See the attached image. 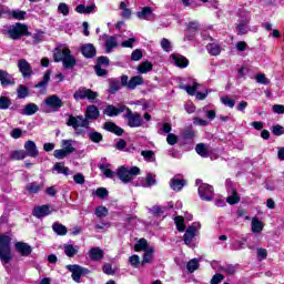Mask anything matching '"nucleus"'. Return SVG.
Listing matches in <instances>:
<instances>
[{
    "label": "nucleus",
    "instance_id": "1",
    "mask_svg": "<svg viewBox=\"0 0 284 284\" xmlns=\"http://www.w3.org/2000/svg\"><path fill=\"white\" fill-rule=\"evenodd\" d=\"M12 239L8 235H0V261L10 263L12 261Z\"/></svg>",
    "mask_w": 284,
    "mask_h": 284
},
{
    "label": "nucleus",
    "instance_id": "2",
    "mask_svg": "<svg viewBox=\"0 0 284 284\" xmlns=\"http://www.w3.org/2000/svg\"><path fill=\"white\" fill-rule=\"evenodd\" d=\"M3 34H8L9 39L17 41L22 37H28L30 33L28 32V27L22 23H16L3 30Z\"/></svg>",
    "mask_w": 284,
    "mask_h": 284
},
{
    "label": "nucleus",
    "instance_id": "3",
    "mask_svg": "<svg viewBox=\"0 0 284 284\" xmlns=\"http://www.w3.org/2000/svg\"><path fill=\"white\" fill-rule=\"evenodd\" d=\"M139 174H141V169H139V166H133L131 169L121 166L118 169V176L122 183H130V181H133L134 176H139Z\"/></svg>",
    "mask_w": 284,
    "mask_h": 284
},
{
    "label": "nucleus",
    "instance_id": "4",
    "mask_svg": "<svg viewBox=\"0 0 284 284\" xmlns=\"http://www.w3.org/2000/svg\"><path fill=\"white\" fill-rule=\"evenodd\" d=\"M199 186L197 192L202 201H212L214 199V187L210 184L203 183L201 180H196Z\"/></svg>",
    "mask_w": 284,
    "mask_h": 284
},
{
    "label": "nucleus",
    "instance_id": "5",
    "mask_svg": "<svg viewBox=\"0 0 284 284\" xmlns=\"http://www.w3.org/2000/svg\"><path fill=\"white\" fill-rule=\"evenodd\" d=\"M99 97V93L95 91H92L91 89L88 88H79L74 94H73V99L74 101H83V100H88L92 103V101H94L97 98Z\"/></svg>",
    "mask_w": 284,
    "mask_h": 284
},
{
    "label": "nucleus",
    "instance_id": "6",
    "mask_svg": "<svg viewBox=\"0 0 284 284\" xmlns=\"http://www.w3.org/2000/svg\"><path fill=\"white\" fill-rule=\"evenodd\" d=\"M201 230V223L194 222L192 225H190L184 234V243L189 247H194V244L192 241H194L195 236H199V232Z\"/></svg>",
    "mask_w": 284,
    "mask_h": 284
},
{
    "label": "nucleus",
    "instance_id": "7",
    "mask_svg": "<svg viewBox=\"0 0 284 284\" xmlns=\"http://www.w3.org/2000/svg\"><path fill=\"white\" fill-rule=\"evenodd\" d=\"M44 105H47L45 112L50 113V112H59V110H61V108H63V100L61 98H59V95L53 94L48 97L44 100Z\"/></svg>",
    "mask_w": 284,
    "mask_h": 284
},
{
    "label": "nucleus",
    "instance_id": "8",
    "mask_svg": "<svg viewBox=\"0 0 284 284\" xmlns=\"http://www.w3.org/2000/svg\"><path fill=\"white\" fill-rule=\"evenodd\" d=\"M126 114L124 119L128 121L129 128H141L143 125V118L138 112H132L129 108L125 109Z\"/></svg>",
    "mask_w": 284,
    "mask_h": 284
},
{
    "label": "nucleus",
    "instance_id": "9",
    "mask_svg": "<svg viewBox=\"0 0 284 284\" xmlns=\"http://www.w3.org/2000/svg\"><path fill=\"white\" fill-rule=\"evenodd\" d=\"M104 39V48L106 54H110L114 49L119 48L121 45V42L119 39H121V36L115 34V36H103Z\"/></svg>",
    "mask_w": 284,
    "mask_h": 284
},
{
    "label": "nucleus",
    "instance_id": "10",
    "mask_svg": "<svg viewBox=\"0 0 284 284\" xmlns=\"http://www.w3.org/2000/svg\"><path fill=\"white\" fill-rule=\"evenodd\" d=\"M67 270L72 273L71 277L75 283H81V276L90 274V270L82 267L80 265H67Z\"/></svg>",
    "mask_w": 284,
    "mask_h": 284
},
{
    "label": "nucleus",
    "instance_id": "11",
    "mask_svg": "<svg viewBox=\"0 0 284 284\" xmlns=\"http://www.w3.org/2000/svg\"><path fill=\"white\" fill-rule=\"evenodd\" d=\"M68 125L77 130V128H88L90 125V122L88 119L83 118V115L78 116H69Z\"/></svg>",
    "mask_w": 284,
    "mask_h": 284
},
{
    "label": "nucleus",
    "instance_id": "12",
    "mask_svg": "<svg viewBox=\"0 0 284 284\" xmlns=\"http://www.w3.org/2000/svg\"><path fill=\"white\" fill-rule=\"evenodd\" d=\"M247 23H250V13L243 12L240 16V22L236 24L237 34H247Z\"/></svg>",
    "mask_w": 284,
    "mask_h": 284
},
{
    "label": "nucleus",
    "instance_id": "13",
    "mask_svg": "<svg viewBox=\"0 0 284 284\" xmlns=\"http://www.w3.org/2000/svg\"><path fill=\"white\" fill-rule=\"evenodd\" d=\"M18 68H19V71L21 72L22 77H24V78L32 77V74H33L32 65L29 64L28 60H26V59L19 60Z\"/></svg>",
    "mask_w": 284,
    "mask_h": 284
},
{
    "label": "nucleus",
    "instance_id": "14",
    "mask_svg": "<svg viewBox=\"0 0 284 284\" xmlns=\"http://www.w3.org/2000/svg\"><path fill=\"white\" fill-rule=\"evenodd\" d=\"M24 150L27 156H31V159H37V156H39V149H37V143L32 140H28L24 143Z\"/></svg>",
    "mask_w": 284,
    "mask_h": 284
},
{
    "label": "nucleus",
    "instance_id": "15",
    "mask_svg": "<svg viewBox=\"0 0 284 284\" xmlns=\"http://www.w3.org/2000/svg\"><path fill=\"white\" fill-rule=\"evenodd\" d=\"M70 54V48L59 47L53 51V59L55 63H61L65 59V55Z\"/></svg>",
    "mask_w": 284,
    "mask_h": 284
},
{
    "label": "nucleus",
    "instance_id": "16",
    "mask_svg": "<svg viewBox=\"0 0 284 284\" xmlns=\"http://www.w3.org/2000/svg\"><path fill=\"white\" fill-rule=\"evenodd\" d=\"M171 62L174 63L176 68H187V65H190L187 58L179 53H173L171 55Z\"/></svg>",
    "mask_w": 284,
    "mask_h": 284
},
{
    "label": "nucleus",
    "instance_id": "17",
    "mask_svg": "<svg viewBox=\"0 0 284 284\" xmlns=\"http://www.w3.org/2000/svg\"><path fill=\"white\" fill-rule=\"evenodd\" d=\"M0 82L2 88H8V85H14V77L8 73V71L0 70Z\"/></svg>",
    "mask_w": 284,
    "mask_h": 284
},
{
    "label": "nucleus",
    "instance_id": "18",
    "mask_svg": "<svg viewBox=\"0 0 284 284\" xmlns=\"http://www.w3.org/2000/svg\"><path fill=\"white\" fill-rule=\"evenodd\" d=\"M14 246L21 256H30L32 254V246L26 242H18Z\"/></svg>",
    "mask_w": 284,
    "mask_h": 284
},
{
    "label": "nucleus",
    "instance_id": "19",
    "mask_svg": "<svg viewBox=\"0 0 284 284\" xmlns=\"http://www.w3.org/2000/svg\"><path fill=\"white\" fill-rule=\"evenodd\" d=\"M125 105H121L119 108H115L114 105H108L104 109L103 114H105L106 116H119V114H121V112H125Z\"/></svg>",
    "mask_w": 284,
    "mask_h": 284
},
{
    "label": "nucleus",
    "instance_id": "20",
    "mask_svg": "<svg viewBox=\"0 0 284 284\" xmlns=\"http://www.w3.org/2000/svg\"><path fill=\"white\" fill-rule=\"evenodd\" d=\"M265 227V223L261 221L258 217L254 216L251 221V231L253 234H261Z\"/></svg>",
    "mask_w": 284,
    "mask_h": 284
},
{
    "label": "nucleus",
    "instance_id": "21",
    "mask_svg": "<svg viewBox=\"0 0 284 284\" xmlns=\"http://www.w3.org/2000/svg\"><path fill=\"white\" fill-rule=\"evenodd\" d=\"M138 19H142L144 21H152L154 19V13L152 11V8L144 7L141 11L136 13Z\"/></svg>",
    "mask_w": 284,
    "mask_h": 284
},
{
    "label": "nucleus",
    "instance_id": "22",
    "mask_svg": "<svg viewBox=\"0 0 284 284\" xmlns=\"http://www.w3.org/2000/svg\"><path fill=\"white\" fill-rule=\"evenodd\" d=\"M99 169L106 179H114V171H112V164L102 162L99 164Z\"/></svg>",
    "mask_w": 284,
    "mask_h": 284
},
{
    "label": "nucleus",
    "instance_id": "23",
    "mask_svg": "<svg viewBox=\"0 0 284 284\" xmlns=\"http://www.w3.org/2000/svg\"><path fill=\"white\" fill-rule=\"evenodd\" d=\"M49 214H52V211L50 210V206H48V205L36 206L33 209V215L37 219H43V216H48Z\"/></svg>",
    "mask_w": 284,
    "mask_h": 284
},
{
    "label": "nucleus",
    "instance_id": "24",
    "mask_svg": "<svg viewBox=\"0 0 284 284\" xmlns=\"http://www.w3.org/2000/svg\"><path fill=\"white\" fill-rule=\"evenodd\" d=\"M81 52L87 59H92V57H97V48H94V44L92 43L83 44L81 48Z\"/></svg>",
    "mask_w": 284,
    "mask_h": 284
},
{
    "label": "nucleus",
    "instance_id": "25",
    "mask_svg": "<svg viewBox=\"0 0 284 284\" xmlns=\"http://www.w3.org/2000/svg\"><path fill=\"white\" fill-rule=\"evenodd\" d=\"M62 64L65 70H72V68L77 65V59L72 55V51H69V53L64 57Z\"/></svg>",
    "mask_w": 284,
    "mask_h": 284
},
{
    "label": "nucleus",
    "instance_id": "26",
    "mask_svg": "<svg viewBox=\"0 0 284 284\" xmlns=\"http://www.w3.org/2000/svg\"><path fill=\"white\" fill-rule=\"evenodd\" d=\"M39 112V105L34 103H28L24 105V109L20 112V114H24L26 116H32Z\"/></svg>",
    "mask_w": 284,
    "mask_h": 284
},
{
    "label": "nucleus",
    "instance_id": "27",
    "mask_svg": "<svg viewBox=\"0 0 284 284\" xmlns=\"http://www.w3.org/2000/svg\"><path fill=\"white\" fill-rule=\"evenodd\" d=\"M103 256H105V253H103V250L99 247H92L89 251V257L91 258V261H101Z\"/></svg>",
    "mask_w": 284,
    "mask_h": 284
},
{
    "label": "nucleus",
    "instance_id": "28",
    "mask_svg": "<svg viewBox=\"0 0 284 284\" xmlns=\"http://www.w3.org/2000/svg\"><path fill=\"white\" fill-rule=\"evenodd\" d=\"M100 116L99 108L97 105H89L85 111V119L97 120Z\"/></svg>",
    "mask_w": 284,
    "mask_h": 284
},
{
    "label": "nucleus",
    "instance_id": "29",
    "mask_svg": "<svg viewBox=\"0 0 284 284\" xmlns=\"http://www.w3.org/2000/svg\"><path fill=\"white\" fill-rule=\"evenodd\" d=\"M53 171L57 172V174H63L64 176H70V169L63 164V162H57L53 165Z\"/></svg>",
    "mask_w": 284,
    "mask_h": 284
},
{
    "label": "nucleus",
    "instance_id": "30",
    "mask_svg": "<svg viewBox=\"0 0 284 284\" xmlns=\"http://www.w3.org/2000/svg\"><path fill=\"white\" fill-rule=\"evenodd\" d=\"M104 130H106V132H112L113 134H116L118 136H121V134H123V129L115 125L113 122L104 123Z\"/></svg>",
    "mask_w": 284,
    "mask_h": 284
},
{
    "label": "nucleus",
    "instance_id": "31",
    "mask_svg": "<svg viewBox=\"0 0 284 284\" xmlns=\"http://www.w3.org/2000/svg\"><path fill=\"white\" fill-rule=\"evenodd\" d=\"M152 246L148 244V240L140 239L138 243L134 245L135 252H148V250H151Z\"/></svg>",
    "mask_w": 284,
    "mask_h": 284
},
{
    "label": "nucleus",
    "instance_id": "32",
    "mask_svg": "<svg viewBox=\"0 0 284 284\" xmlns=\"http://www.w3.org/2000/svg\"><path fill=\"white\" fill-rule=\"evenodd\" d=\"M138 85H143V77L135 75L129 80L128 90H136Z\"/></svg>",
    "mask_w": 284,
    "mask_h": 284
},
{
    "label": "nucleus",
    "instance_id": "33",
    "mask_svg": "<svg viewBox=\"0 0 284 284\" xmlns=\"http://www.w3.org/2000/svg\"><path fill=\"white\" fill-rule=\"evenodd\" d=\"M62 149L69 155L77 152V148H74V141L72 140H62Z\"/></svg>",
    "mask_w": 284,
    "mask_h": 284
},
{
    "label": "nucleus",
    "instance_id": "34",
    "mask_svg": "<svg viewBox=\"0 0 284 284\" xmlns=\"http://www.w3.org/2000/svg\"><path fill=\"white\" fill-rule=\"evenodd\" d=\"M206 50L212 57H219V54H221V45L216 42L209 43Z\"/></svg>",
    "mask_w": 284,
    "mask_h": 284
},
{
    "label": "nucleus",
    "instance_id": "35",
    "mask_svg": "<svg viewBox=\"0 0 284 284\" xmlns=\"http://www.w3.org/2000/svg\"><path fill=\"white\" fill-rule=\"evenodd\" d=\"M171 187L174 190V192H181V190L185 187V180L173 178L171 180Z\"/></svg>",
    "mask_w": 284,
    "mask_h": 284
},
{
    "label": "nucleus",
    "instance_id": "36",
    "mask_svg": "<svg viewBox=\"0 0 284 284\" xmlns=\"http://www.w3.org/2000/svg\"><path fill=\"white\" fill-rule=\"evenodd\" d=\"M229 194H231L226 199V203H229V205H236V203H239V201H241V197L239 196V193L236 192V190L231 189L229 191Z\"/></svg>",
    "mask_w": 284,
    "mask_h": 284
},
{
    "label": "nucleus",
    "instance_id": "37",
    "mask_svg": "<svg viewBox=\"0 0 284 284\" xmlns=\"http://www.w3.org/2000/svg\"><path fill=\"white\" fill-rule=\"evenodd\" d=\"M79 253V246H74L72 244L64 245V254L69 256V258H72V256H77Z\"/></svg>",
    "mask_w": 284,
    "mask_h": 284
},
{
    "label": "nucleus",
    "instance_id": "38",
    "mask_svg": "<svg viewBox=\"0 0 284 284\" xmlns=\"http://www.w3.org/2000/svg\"><path fill=\"white\" fill-rule=\"evenodd\" d=\"M41 187H43V183H38V182H31L27 184V191L29 194H37Z\"/></svg>",
    "mask_w": 284,
    "mask_h": 284
},
{
    "label": "nucleus",
    "instance_id": "39",
    "mask_svg": "<svg viewBox=\"0 0 284 284\" xmlns=\"http://www.w3.org/2000/svg\"><path fill=\"white\" fill-rule=\"evenodd\" d=\"M52 230L59 236H65L68 234V229L63 224H60V223H57V222L53 223Z\"/></svg>",
    "mask_w": 284,
    "mask_h": 284
},
{
    "label": "nucleus",
    "instance_id": "40",
    "mask_svg": "<svg viewBox=\"0 0 284 284\" xmlns=\"http://www.w3.org/2000/svg\"><path fill=\"white\" fill-rule=\"evenodd\" d=\"M152 68V62L145 61L138 67V72L139 74H148V72H151Z\"/></svg>",
    "mask_w": 284,
    "mask_h": 284
},
{
    "label": "nucleus",
    "instance_id": "41",
    "mask_svg": "<svg viewBox=\"0 0 284 284\" xmlns=\"http://www.w3.org/2000/svg\"><path fill=\"white\" fill-rule=\"evenodd\" d=\"M201 84L194 82L193 85H181L180 88L185 90V92H187L191 97H194V94H196V90H199Z\"/></svg>",
    "mask_w": 284,
    "mask_h": 284
},
{
    "label": "nucleus",
    "instance_id": "42",
    "mask_svg": "<svg viewBox=\"0 0 284 284\" xmlns=\"http://www.w3.org/2000/svg\"><path fill=\"white\" fill-rule=\"evenodd\" d=\"M88 136L92 143H101L103 141V134L97 131L89 132Z\"/></svg>",
    "mask_w": 284,
    "mask_h": 284
},
{
    "label": "nucleus",
    "instance_id": "43",
    "mask_svg": "<svg viewBox=\"0 0 284 284\" xmlns=\"http://www.w3.org/2000/svg\"><path fill=\"white\" fill-rule=\"evenodd\" d=\"M12 105V100L6 95L0 97V110H8Z\"/></svg>",
    "mask_w": 284,
    "mask_h": 284
},
{
    "label": "nucleus",
    "instance_id": "44",
    "mask_svg": "<svg viewBox=\"0 0 284 284\" xmlns=\"http://www.w3.org/2000/svg\"><path fill=\"white\" fill-rule=\"evenodd\" d=\"M195 152L203 158H207L209 153H207V145L200 143L195 146Z\"/></svg>",
    "mask_w": 284,
    "mask_h": 284
},
{
    "label": "nucleus",
    "instance_id": "45",
    "mask_svg": "<svg viewBox=\"0 0 284 284\" xmlns=\"http://www.w3.org/2000/svg\"><path fill=\"white\" fill-rule=\"evenodd\" d=\"M121 90V82L112 80L109 85V92L110 94H116Z\"/></svg>",
    "mask_w": 284,
    "mask_h": 284
},
{
    "label": "nucleus",
    "instance_id": "46",
    "mask_svg": "<svg viewBox=\"0 0 284 284\" xmlns=\"http://www.w3.org/2000/svg\"><path fill=\"white\" fill-rule=\"evenodd\" d=\"M120 10H122L121 17H123V19H130V17H132V10L128 8L125 2L120 3Z\"/></svg>",
    "mask_w": 284,
    "mask_h": 284
},
{
    "label": "nucleus",
    "instance_id": "47",
    "mask_svg": "<svg viewBox=\"0 0 284 284\" xmlns=\"http://www.w3.org/2000/svg\"><path fill=\"white\" fill-rule=\"evenodd\" d=\"M18 99H26L30 94V90L23 84H20L17 89Z\"/></svg>",
    "mask_w": 284,
    "mask_h": 284
},
{
    "label": "nucleus",
    "instance_id": "48",
    "mask_svg": "<svg viewBox=\"0 0 284 284\" xmlns=\"http://www.w3.org/2000/svg\"><path fill=\"white\" fill-rule=\"evenodd\" d=\"M26 156H28V154L23 150L11 152V159H13L14 161H23Z\"/></svg>",
    "mask_w": 284,
    "mask_h": 284
},
{
    "label": "nucleus",
    "instance_id": "49",
    "mask_svg": "<svg viewBox=\"0 0 284 284\" xmlns=\"http://www.w3.org/2000/svg\"><path fill=\"white\" fill-rule=\"evenodd\" d=\"M221 103L223 105H226V108H234V105H236V101L232 98H230L229 95H223L221 98Z\"/></svg>",
    "mask_w": 284,
    "mask_h": 284
},
{
    "label": "nucleus",
    "instance_id": "50",
    "mask_svg": "<svg viewBox=\"0 0 284 284\" xmlns=\"http://www.w3.org/2000/svg\"><path fill=\"white\" fill-rule=\"evenodd\" d=\"M153 254H154V247H151L148 251H144L142 265H145V263H152Z\"/></svg>",
    "mask_w": 284,
    "mask_h": 284
},
{
    "label": "nucleus",
    "instance_id": "51",
    "mask_svg": "<svg viewBox=\"0 0 284 284\" xmlns=\"http://www.w3.org/2000/svg\"><path fill=\"white\" fill-rule=\"evenodd\" d=\"M174 223L180 232H185V220L183 216H176Z\"/></svg>",
    "mask_w": 284,
    "mask_h": 284
},
{
    "label": "nucleus",
    "instance_id": "52",
    "mask_svg": "<svg viewBox=\"0 0 284 284\" xmlns=\"http://www.w3.org/2000/svg\"><path fill=\"white\" fill-rule=\"evenodd\" d=\"M142 187H152V185H156V179L152 174L146 175V181L141 184Z\"/></svg>",
    "mask_w": 284,
    "mask_h": 284
},
{
    "label": "nucleus",
    "instance_id": "53",
    "mask_svg": "<svg viewBox=\"0 0 284 284\" xmlns=\"http://www.w3.org/2000/svg\"><path fill=\"white\" fill-rule=\"evenodd\" d=\"M52 73L50 71H47L43 75L42 81H40L38 84H36V88H45V85H48V83L50 82V75Z\"/></svg>",
    "mask_w": 284,
    "mask_h": 284
},
{
    "label": "nucleus",
    "instance_id": "54",
    "mask_svg": "<svg viewBox=\"0 0 284 284\" xmlns=\"http://www.w3.org/2000/svg\"><path fill=\"white\" fill-rule=\"evenodd\" d=\"M256 83H261L262 85H270V79H267L264 73H257L255 75Z\"/></svg>",
    "mask_w": 284,
    "mask_h": 284
},
{
    "label": "nucleus",
    "instance_id": "55",
    "mask_svg": "<svg viewBox=\"0 0 284 284\" xmlns=\"http://www.w3.org/2000/svg\"><path fill=\"white\" fill-rule=\"evenodd\" d=\"M58 12L60 14H63V17H68L70 14V8L68 7V4H65V2H61L58 6Z\"/></svg>",
    "mask_w": 284,
    "mask_h": 284
},
{
    "label": "nucleus",
    "instance_id": "56",
    "mask_svg": "<svg viewBox=\"0 0 284 284\" xmlns=\"http://www.w3.org/2000/svg\"><path fill=\"white\" fill-rule=\"evenodd\" d=\"M11 17H13V19H17L18 21H23V19H26V11L13 10L11 11Z\"/></svg>",
    "mask_w": 284,
    "mask_h": 284
},
{
    "label": "nucleus",
    "instance_id": "57",
    "mask_svg": "<svg viewBox=\"0 0 284 284\" xmlns=\"http://www.w3.org/2000/svg\"><path fill=\"white\" fill-rule=\"evenodd\" d=\"M186 268L192 273V272H196V270H199V261L196 258L191 260L187 264H186Z\"/></svg>",
    "mask_w": 284,
    "mask_h": 284
},
{
    "label": "nucleus",
    "instance_id": "58",
    "mask_svg": "<svg viewBox=\"0 0 284 284\" xmlns=\"http://www.w3.org/2000/svg\"><path fill=\"white\" fill-rule=\"evenodd\" d=\"M95 215L98 219H103V216H108V209L105 206H98L95 209Z\"/></svg>",
    "mask_w": 284,
    "mask_h": 284
},
{
    "label": "nucleus",
    "instance_id": "59",
    "mask_svg": "<svg viewBox=\"0 0 284 284\" xmlns=\"http://www.w3.org/2000/svg\"><path fill=\"white\" fill-rule=\"evenodd\" d=\"M136 43V38H130L125 41H122L120 45L122 48H134V44Z\"/></svg>",
    "mask_w": 284,
    "mask_h": 284
},
{
    "label": "nucleus",
    "instance_id": "60",
    "mask_svg": "<svg viewBox=\"0 0 284 284\" xmlns=\"http://www.w3.org/2000/svg\"><path fill=\"white\" fill-rule=\"evenodd\" d=\"M53 156L55 159H65V156H69V153H67L63 149H58L53 152Z\"/></svg>",
    "mask_w": 284,
    "mask_h": 284
},
{
    "label": "nucleus",
    "instance_id": "61",
    "mask_svg": "<svg viewBox=\"0 0 284 284\" xmlns=\"http://www.w3.org/2000/svg\"><path fill=\"white\" fill-rule=\"evenodd\" d=\"M232 250H234V251L245 250V241L235 240L233 242Z\"/></svg>",
    "mask_w": 284,
    "mask_h": 284
},
{
    "label": "nucleus",
    "instance_id": "62",
    "mask_svg": "<svg viewBox=\"0 0 284 284\" xmlns=\"http://www.w3.org/2000/svg\"><path fill=\"white\" fill-rule=\"evenodd\" d=\"M129 263H131L132 267H139L141 258L139 257V255H132L131 257H129Z\"/></svg>",
    "mask_w": 284,
    "mask_h": 284
},
{
    "label": "nucleus",
    "instance_id": "63",
    "mask_svg": "<svg viewBox=\"0 0 284 284\" xmlns=\"http://www.w3.org/2000/svg\"><path fill=\"white\" fill-rule=\"evenodd\" d=\"M257 258L258 261H265V258H267V250L265 248H257Z\"/></svg>",
    "mask_w": 284,
    "mask_h": 284
},
{
    "label": "nucleus",
    "instance_id": "64",
    "mask_svg": "<svg viewBox=\"0 0 284 284\" xmlns=\"http://www.w3.org/2000/svg\"><path fill=\"white\" fill-rule=\"evenodd\" d=\"M95 195H97L99 199H105V196H108V189H105V187H99V189L95 191Z\"/></svg>",
    "mask_w": 284,
    "mask_h": 284
}]
</instances>
